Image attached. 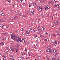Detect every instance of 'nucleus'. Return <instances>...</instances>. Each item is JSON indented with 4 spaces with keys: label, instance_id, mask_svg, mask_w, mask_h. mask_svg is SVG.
<instances>
[{
    "label": "nucleus",
    "instance_id": "1",
    "mask_svg": "<svg viewBox=\"0 0 60 60\" xmlns=\"http://www.w3.org/2000/svg\"><path fill=\"white\" fill-rule=\"evenodd\" d=\"M11 39L14 40H15L17 42L20 41L21 42H22V41L21 40V38H19V37H17L16 35H11Z\"/></svg>",
    "mask_w": 60,
    "mask_h": 60
},
{
    "label": "nucleus",
    "instance_id": "2",
    "mask_svg": "<svg viewBox=\"0 0 60 60\" xmlns=\"http://www.w3.org/2000/svg\"><path fill=\"white\" fill-rule=\"evenodd\" d=\"M46 50L48 54H49V53H52L53 52V50H52V49H51V48L50 47H47Z\"/></svg>",
    "mask_w": 60,
    "mask_h": 60
},
{
    "label": "nucleus",
    "instance_id": "3",
    "mask_svg": "<svg viewBox=\"0 0 60 60\" xmlns=\"http://www.w3.org/2000/svg\"><path fill=\"white\" fill-rule=\"evenodd\" d=\"M57 34L58 35V36H60V31H58L57 32Z\"/></svg>",
    "mask_w": 60,
    "mask_h": 60
},
{
    "label": "nucleus",
    "instance_id": "4",
    "mask_svg": "<svg viewBox=\"0 0 60 60\" xmlns=\"http://www.w3.org/2000/svg\"><path fill=\"white\" fill-rule=\"evenodd\" d=\"M38 11L39 12H41L42 11V8L40 7H39L38 8Z\"/></svg>",
    "mask_w": 60,
    "mask_h": 60
},
{
    "label": "nucleus",
    "instance_id": "5",
    "mask_svg": "<svg viewBox=\"0 0 60 60\" xmlns=\"http://www.w3.org/2000/svg\"><path fill=\"white\" fill-rule=\"evenodd\" d=\"M34 10L32 9V12L31 13V15L33 16L34 15Z\"/></svg>",
    "mask_w": 60,
    "mask_h": 60
},
{
    "label": "nucleus",
    "instance_id": "6",
    "mask_svg": "<svg viewBox=\"0 0 60 60\" xmlns=\"http://www.w3.org/2000/svg\"><path fill=\"white\" fill-rule=\"evenodd\" d=\"M4 43L3 42H2L0 43V46H3L4 45Z\"/></svg>",
    "mask_w": 60,
    "mask_h": 60
},
{
    "label": "nucleus",
    "instance_id": "7",
    "mask_svg": "<svg viewBox=\"0 0 60 60\" xmlns=\"http://www.w3.org/2000/svg\"><path fill=\"white\" fill-rule=\"evenodd\" d=\"M50 8V7L49 6H47L46 7H45V9H47V10H48V9H49V8Z\"/></svg>",
    "mask_w": 60,
    "mask_h": 60
},
{
    "label": "nucleus",
    "instance_id": "8",
    "mask_svg": "<svg viewBox=\"0 0 60 60\" xmlns=\"http://www.w3.org/2000/svg\"><path fill=\"white\" fill-rule=\"evenodd\" d=\"M11 49L12 51H14V50H16V48H12Z\"/></svg>",
    "mask_w": 60,
    "mask_h": 60
},
{
    "label": "nucleus",
    "instance_id": "9",
    "mask_svg": "<svg viewBox=\"0 0 60 60\" xmlns=\"http://www.w3.org/2000/svg\"><path fill=\"white\" fill-rule=\"evenodd\" d=\"M4 13L3 12H2V13H1V16H4Z\"/></svg>",
    "mask_w": 60,
    "mask_h": 60
},
{
    "label": "nucleus",
    "instance_id": "10",
    "mask_svg": "<svg viewBox=\"0 0 60 60\" xmlns=\"http://www.w3.org/2000/svg\"><path fill=\"white\" fill-rule=\"evenodd\" d=\"M11 19H12L13 20H14V19H15V18H14V17H12L11 18Z\"/></svg>",
    "mask_w": 60,
    "mask_h": 60
},
{
    "label": "nucleus",
    "instance_id": "11",
    "mask_svg": "<svg viewBox=\"0 0 60 60\" xmlns=\"http://www.w3.org/2000/svg\"><path fill=\"white\" fill-rule=\"evenodd\" d=\"M3 35H4V36H6V34H7V33H3Z\"/></svg>",
    "mask_w": 60,
    "mask_h": 60
},
{
    "label": "nucleus",
    "instance_id": "12",
    "mask_svg": "<svg viewBox=\"0 0 60 60\" xmlns=\"http://www.w3.org/2000/svg\"><path fill=\"white\" fill-rule=\"evenodd\" d=\"M59 6V4H57L55 5H54V7H57V6Z\"/></svg>",
    "mask_w": 60,
    "mask_h": 60
},
{
    "label": "nucleus",
    "instance_id": "13",
    "mask_svg": "<svg viewBox=\"0 0 60 60\" xmlns=\"http://www.w3.org/2000/svg\"><path fill=\"white\" fill-rule=\"evenodd\" d=\"M52 45H54L55 44V41H53L52 42Z\"/></svg>",
    "mask_w": 60,
    "mask_h": 60
},
{
    "label": "nucleus",
    "instance_id": "14",
    "mask_svg": "<svg viewBox=\"0 0 60 60\" xmlns=\"http://www.w3.org/2000/svg\"><path fill=\"white\" fill-rule=\"evenodd\" d=\"M59 9H60V7L59 6H58L57 7V11H58L59 10Z\"/></svg>",
    "mask_w": 60,
    "mask_h": 60
},
{
    "label": "nucleus",
    "instance_id": "15",
    "mask_svg": "<svg viewBox=\"0 0 60 60\" xmlns=\"http://www.w3.org/2000/svg\"><path fill=\"white\" fill-rule=\"evenodd\" d=\"M23 40L24 41V42H25V43H26V38H25Z\"/></svg>",
    "mask_w": 60,
    "mask_h": 60
},
{
    "label": "nucleus",
    "instance_id": "16",
    "mask_svg": "<svg viewBox=\"0 0 60 60\" xmlns=\"http://www.w3.org/2000/svg\"><path fill=\"white\" fill-rule=\"evenodd\" d=\"M5 54H8V51H6L5 52Z\"/></svg>",
    "mask_w": 60,
    "mask_h": 60
},
{
    "label": "nucleus",
    "instance_id": "17",
    "mask_svg": "<svg viewBox=\"0 0 60 60\" xmlns=\"http://www.w3.org/2000/svg\"><path fill=\"white\" fill-rule=\"evenodd\" d=\"M13 58V56H10V59H11L12 58Z\"/></svg>",
    "mask_w": 60,
    "mask_h": 60
},
{
    "label": "nucleus",
    "instance_id": "18",
    "mask_svg": "<svg viewBox=\"0 0 60 60\" xmlns=\"http://www.w3.org/2000/svg\"><path fill=\"white\" fill-rule=\"evenodd\" d=\"M30 30H31H31H32V31H35V30H34V29H31L30 28Z\"/></svg>",
    "mask_w": 60,
    "mask_h": 60
},
{
    "label": "nucleus",
    "instance_id": "19",
    "mask_svg": "<svg viewBox=\"0 0 60 60\" xmlns=\"http://www.w3.org/2000/svg\"><path fill=\"white\" fill-rule=\"evenodd\" d=\"M56 58H52V59L53 60H56Z\"/></svg>",
    "mask_w": 60,
    "mask_h": 60
},
{
    "label": "nucleus",
    "instance_id": "20",
    "mask_svg": "<svg viewBox=\"0 0 60 60\" xmlns=\"http://www.w3.org/2000/svg\"><path fill=\"white\" fill-rule=\"evenodd\" d=\"M2 56L4 58H6V56H5L4 55H3Z\"/></svg>",
    "mask_w": 60,
    "mask_h": 60
},
{
    "label": "nucleus",
    "instance_id": "21",
    "mask_svg": "<svg viewBox=\"0 0 60 60\" xmlns=\"http://www.w3.org/2000/svg\"><path fill=\"white\" fill-rule=\"evenodd\" d=\"M16 46L17 48H18L19 47V45H16Z\"/></svg>",
    "mask_w": 60,
    "mask_h": 60
},
{
    "label": "nucleus",
    "instance_id": "22",
    "mask_svg": "<svg viewBox=\"0 0 60 60\" xmlns=\"http://www.w3.org/2000/svg\"><path fill=\"white\" fill-rule=\"evenodd\" d=\"M53 51L54 53H55V52H56V51L55 50H53Z\"/></svg>",
    "mask_w": 60,
    "mask_h": 60
},
{
    "label": "nucleus",
    "instance_id": "23",
    "mask_svg": "<svg viewBox=\"0 0 60 60\" xmlns=\"http://www.w3.org/2000/svg\"><path fill=\"white\" fill-rule=\"evenodd\" d=\"M21 13H19L18 15V16H21Z\"/></svg>",
    "mask_w": 60,
    "mask_h": 60
},
{
    "label": "nucleus",
    "instance_id": "24",
    "mask_svg": "<svg viewBox=\"0 0 60 60\" xmlns=\"http://www.w3.org/2000/svg\"><path fill=\"white\" fill-rule=\"evenodd\" d=\"M47 60H50V58H49V57H47Z\"/></svg>",
    "mask_w": 60,
    "mask_h": 60
},
{
    "label": "nucleus",
    "instance_id": "25",
    "mask_svg": "<svg viewBox=\"0 0 60 60\" xmlns=\"http://www.w3.org/2000/svg\"><path fill=\"white\" fill-rule=\"evenodd\" d=\"M19 50V49H17L16 50V52H17Z\"/></svg>",
    "mask_w": 60,
    "mask_h": 60
},
{
    "label": "nucleus",
    "instance_id": "26",
    "mask_svg": "<svg viewBox=\"0 0 60 60\" xmlns=\"http://www.w3.org/2000/svg\"><path fill=\"white\" fill-rule=\"evenodd\" d=\"M25 30V29L24 28H23L22 30V31H24Z\"/></svg>",
    "mask_w": 60,
    "mask_h": 60
},
{
    "label": "nucleus",
    "instance_id": "27",
    "mask_svg": "<svg viewBox=\"0 0 60 60\" xmlns=\"http://www.w3.org/2000/svg\"><path fill=\"white\" fill-rule=\"evenodd\" d=\"M36 41L37 42H38V43H39V41H38V39H37L36 40Z\"/></svg>",
    "mask_w": 60,
    "mask_h": 60
},
{
    "label": "nucleus",
    "instance_id": "28",
    "mask_svg": "<svg viewBox=\"0 0 60 60\" xmlns=\"http://www.w3.org/2000/svg\"><path fill=\"white\" fill-rule=\"evenodd\" d=\"M26 34H29V32L28 31H26Z\"/></svg>",
    "mask_w": 60,
    "mask_h": 60
},
{
    "label": "nucleus",
    "instance_id": "29",
    "mask_svg": "<svg viewBox=\"0 0 60 60\" xmlns=\"http://www.w3.org/2000/svg\"><path fill=\"white\" fill-rule=\"evenodd\" d=\"M57 41L56 40L55 41V44H57Z\"/></svg>",
    "mask_w": 60,
    "mask_h": 60
},
{
    "label": "nucleus",
    "instance_id": "30",
    "mask_svg": "<svg viewBox=\"0 0 60 60\" xmlns=\"http://www.w3.org/2000/svg\"><path fill=\"white\" fill-rule=\"evenodd\" d=\"M2 11L0 12V16H1V14H2Z\"/></svg>",
    "mask_w": 60,
    "mask_h": 60
},
{
    "label": "nucleus",
    "instance_id": "31",
    "mask_svg": "<svg viewBox=\"0 0 60 60\" xmlns=\"http://www.w3.org/2000/svg\"><path fill=\"white\" fill-rule=\"evenodd\" d=\"M47 16L48 17H49V14H48Z\"/></svg>",
    "mask_w": 60,
    "mask_h": 60
},
{
    "label": "nucleus",
    "instance_id": "32",
    "mask_svg": "<svg viewBox=\"0 0 60 60\" xmlns=\"http://www.w3.org/2000/svg\"><path fill=\"white\" fill-rule=\"evenodd\" d=\"M54 34H51V36H54Z\"/></svg>",
    "mask_w": 60,
    "mask_h": 60
},
{
    "label": "nucleus",
    "instance_id": "33",
    "mask_svg": "<svg viewBox=\"0 0 60 60\" xmlns=\"http://www.w3.org/2000/svg\"><path fill=\"white\" fill-rule=\"evenodd\" d=\"M31 6H32V5H30V4L29 5V7H31Z\"/></svg>",
    "mask_w": 60,
    "mask_h": 60
},
{
    "label": "nucleus",
    "instance_id": "34",
    "mask_svg": "<svg viewBox=\"0 0 60 60\" xmlns=\"http://www.w3.org/2000/svg\"><path fill=\"white\" fill-rule=\"evenodd\" d=\"M2 40L3 41H4L5 40V39H4L3 38L2 39Z\"/></svg>",
    "mask_w": 60,
    "mask_h": 60
},
{
    "label": "nucleus",
    "instance_id": "35",
    "mask_svg": "<svg viewBox=\"0 0 60 60\" xmlns=\"http://www.w3.org/2000/svg\"><path fill=\"white\" fill-rule=\"evenodd\" d=\"M26 16H25V15H24L22 16V17H24V18H25V17H26Z\"/></svg>",
    "mask_w": 60,
    "mask_h": 60
},
{
    "label": "nucleus",
    "instance_id": "36",
    "mask_svg": "<svg viewBox=\"0 0 60 60\" xmlns=\"http://www.w3.org/2000/svg\"><path fill=\"white\" fill-rule=\"evenodd\" d=\"M11 60H14V59H13V58H12L11 59Z\"/></svg>",
    "mask_w": 60,
    "mask_h": 60
},
{
    "label": "nucleus",
    "instance_id": "37",
    "mask_svg": "<svg viewBox=\"0 0 60 60\" xmlns=\"http://www.w3.org/2000/svg\"><path fill=\"white\" fill-rule=\"evenodd\" d=\"M45 37H46V38L47 37L46 36H44V38H45Z\"/></svg>",
    "mask_w": 60,
    "mask_h": 60
},
{
    "label": "nucleus",
    "instance_id": "38",
    "mask_svg": "<svg viewBox=\"0 0 60 60\" xmlns=\"http://www.w3.org/2000/svg\"><path fill=\"white\" fill-rule=\"evenodd\" d=\"M35 4H36V3H35L33 4V5H35Z\"/></svg>",
    "mask_w": 60,
    "mask_h": 60
},
{
    "label": "nucleus",
    "instance_id": "39",
    "mask_svg": "<svg viewBox=\"0 0 60 60\" xmlns=\"http://www.w3.org/2000/svg\"><path fill=\"white\" fill-rule=\"evenodd\" d=\"M2 20L1 19H0V22H2Z\"/></svg>",
    "mask_w": 60,
    "mask_h": 60
},
{
    "label": "nucleus",
    "instance_id": "40",
    "mask_svg": "<svg viewBox=\"0 0 60 60\" xmlns=\"http://www.w3.org/2000/svg\"><path fill=\"white\" fill-rule=\"evenodd\" d=\"M54 46H56V44H54Z\"/></svg>",
    "mask_w": 60,
    "mask_h": 60
},
{
    "label": "nucleus",
    "instance_id": "41",
    "mask_svg": "<svg viewBox=\"0 0 60 60\" xmlns=\"http://www.w3.org/2000/svg\"><path fill=\"white\" fill-rule=\"evenodd\" d=\"M26 58V59H30V58Z\"/></svg>",
    "mask_w": 60,
    "mask_h": 60
},
{
    "label": "nucleus",
    "instance_id": "42",
    "mask_svg": "<svg viewBox=\"0 0 60 60\" xmlns=\"http://www.w3.org/2000/svg\"><path fill=\"white\" fill-rule=\"evenodd\" d=\"M36 37L37 38H38V36H37L36 35Z\"/></svg>",
    "mask_w": 60,
    "mask_h": 60
},
{
    "label": "nucleus",
    "instance_id": "43",
    "mask_svg": "<svg viewBox=\"0 0 60 60\" xmlns=\"http://www.w3.org/2000/svg\"><path fill=\"white\" fill-rule=\"evenodd\" d=\"M9 27H10V26H8L7 27V28H9Z\"/></svg>",
    "mask_w": 60,
    "mask_h": 60
},
{
    "label": "nucleus",
    "instance_id": "44",
    "mask_svg": "<svg viewBox=\"0 0 60 60\" xmlns=\"http://www.w3.org/2000/svg\"><path fill=\"white\" fill-rule=\"evenodd\" d=\"M42 36V35H40V37H41V36Z\"/></svg>",
    "mask_w": 60,
    "mask_h": 60
},
{
    "label": "nucleus",
    "instance_id": "45",
    "mask_svg": "<svg viewBox=\"0 0 60 60\" xmlns=\"http://www.w3.org/2000/svg\"><path fill=\"white\" fill-rule=\"evenodd\" d=\"M28 54L29 55V56H30V54L29 53H28Z\"/></svg>",
    "mask_w": 60,
    "mask_h": 60
},
{
    "label": "nucleus",
    "instance_id": "46",
    "mask_svg": "<svg viewBox=\"0 0 60 60\" xmlns=\"http://www.w3.org/2000/svg\"><path fill=\"white\" fill-rule=\"evenodd\" d=\"M56 23L57 24H58V22H56Z\"/></svg>",
    "mask_w": 60,
    "mask_h": 60
},
{
    "label": "nucleus",
    "instance_id": "47",
    "mask_svg": "<svg viewBox=\"0 0 60 60\" xmlns=\"http://www.w3.org/2000/svg\"><path fill=\"white\" fill-rule=\"evenodd\" d=\"M41 2H43V1H42V0H41Z\"/></svg>",
    "mask_w": 60,
    "mask_h": 60
},
{
    "label": "nucleus",
    "instance_id": "48",
    "mask_svg": "<svg viewBox=\"0 0 60 60\" xmlns=\"http://www.w3.org/2000/svg\"><path fill=\"white\" fill-rule=\"evenodd\" d=\"M54 1H55V3H56V0H54Z\"/></svg>",
    "mask_w": 60,
    "mask_h": 60
},
{
    "label": "nucleus",
    "instance_id": "49",
    "mask_svg": "<svg viewBox=\"0 0 60 60\" xmlns=\"http://www.w3.org/2000/svg\"><path fill=\"white\" fill-rule=\"evenodd\" d=\"M21 56V58H23V56Z\"/></svg>",
    "mask_w": 60,
    "mask_h": 60
},
{
    "label": "nucleus",
    "instance_id": "50",
    "mask_svg": "<svg viewBox=\"0 0 60 60\" xmlns=\"http://www.w3.org/2000/svg\"><path fill=\"white\" fill-rule=\"evenodd\" d=\"M23 0H21V2H23Z\"/></svg>",
    "mask_w": 60,
    "mask_h": 60
},
{
    "label": "nucleus",
    "instance_id": "51",
    "mask_svg": "<svg viewBox=\"0 0 60 60\" xmlns=\"http://www.w3.org/2000/svg\"><path fill=\"white\" fill-rule=\"evenodd\" d=\"M45 34H48V33H47V32H46L45 33Z\"/></svg>",
    "mask_w": 60,
    "mask_h": 60
},
{
    "label": "nucleus",
    "instance_id": "52",
    "mask_svg": "<svg viewBox=\"0 0 60 60\" xmlns=\"http://www.w3.org/2000/svg\"><path fill=\"white\" fill-rule=\"evenodd\" d=\"M8 2H9V3H10V0H9L8 1Z\"/></svg>",
    "mask_w": 60,
    "mask_h": 60
},
{
    "label": "nucleus",
    "instance_id": "53",
    "mask_svg": "<svg viewBox=\"0 0 60 60\" xmlns=\"http://www.w3.org/2000/svg\"><path fill=\"white\" fill-rule=\"evenodd\" d=\"M48 3H49V4H50L51 2H48Z\"/></svg>",
    "mask_w": 60,
    "mask_h": 60
},
{
    "label": "nucleus",
    "instance_id": "54",
    "mask_svg": "<svg viewBox=\"0 0 60 60\" xmlns=\"http://www.w3.org/2000/svg\"><path fill=\"white\" fill-rule=\"evenodd\" d=\"M51 2H53V0H51Z\"/></svg>",
    "mask_w": 60,
    "mask_h": 60
},
{
    "label": "nucleus",
    "instance_id": "55",
    "mask_svg": "<svg viewBox=\"0 0 60 60\" xmlns=\"http://www.w3.org/2000/svg\"><path fill=\"white\" fill-rule=\"evenodd\" d=\"M43 30H45V28H43Z\"/></svg>",
    "mask_w": 60,
    "mask_h": 60
},
{
    "label": "nucleus",
    "instance_id": "56",
    "mask_svg": "<svg viewBox=\"0 0 60 60\" xmlns=\"http://www.w3.org/2000/svg\"><path fill=\"white\" fill-rule=\"evenodd\" d=\"M42 37H44V36L42 35Z\"/></svg>",
    "mask_w": 60,
    "mask_h": 60
},
{
    "label": "nucleus",
    "instance_id": "57",
    "mask_svg": "<svg viewBox=\"0 0 60 60\" xmlns=\"http://www.w3.org/2000/svg\"><path fill=\"white\" fill-rule=\"evenodd\" d=\"M25 51H27V49H25Z\"/></svg>",
    "mask_w": 60,
    "mask_h": 60
},
{
    "label": "nucleus",
    "instance_id": "58",
    "mask_svg": "<svg viewBox=\"0 0 60 60\" xmlns=\"http://www.w3.org/2000/svg\"><path fill=\"white\" fill-rule=\"evenodd\" d=\"M31 5H34V4H31Z\"/></svg>",
    "mask_w": 60,
    "mask_h": 60
},
{
    "label": "nucleus",
    "instance_id": "59",
    "mask_svg": "<svg viewBox=\"0 0 60 60\" xmlns=\"http://www.w3.org/2000/svg\"><path fill=\"white\" fill-rule=\"evenodd\" d=\"M29 33H30V30L29 31Z\"/></svg>",
    "mask_w": 60,
    "mask_h": 60
},
{
    "label": "nucleus",
    "instance_id": "60",
    "mask_svg": "<svg viewBox=\"0 0 60 60\" xmlns=\"http://www.w3.org/2000/svg\"><path fill=\"white\" fill-rule=\"evenodd\" d=\"M45 41H47V40L46 39L45 40Z\"/></svg>",
    "mask_w": 60,
    "mask_h": 60
},
{
    "label": "nucleus",
    "instance_id": "61",
    "mask_svg": "<svg viewBox=\"0 0 60 60\" xmlns=\"http://www.w3.org/2000/svg\"><path fill=\"white\" fill-rule=\"evenodd\" d=\"M42 28H44V26H43L42 27Z\"/></svg>",
    "mask_w": 60,
    "mask_h": 60
},
{
    "label": "nucleus",
    "instance_id": "62",
    "mask_svg": "<svg viewBox=\"0 0 60 60\" xmlns=\"http://www.w3.org/2000/svg\"><path fill=\"white\" fill-rule=\"evenodd\" d=\"M21 53L22 55H24L23 54V53L22 52H21Z\"/></svg>",
    "mask_w": 60,
    "mask_h": 60
},
{
    "label": "nucleus",
    "instance_id": "63",
    "mask_svg": "<svg viewBox=\"0 0 60 60\" xmlns=\"http://www.w3.org/2000/svg\"><path fill=\"white\" fill-rule=\"evenodd\" d=\"M31 15H32L31 14H31H30V16H31Z\"/></svg>",
    "mask_w": 60,
    "mask_h": 60
},
{
    "label": "nucleus",
    "instance_id": "64",
    "mask_svg": "<svg viewBox=\"0 0 60 60\" xmlns=\"http://www.w3.org/2000/svg\"><path fill=\"white\" fill-rule=\"evenodd\" d=\"M36 20H38V19H36Z\"/></svg>",
    "mask_w": 60,
    "mask_h": 60
}]
</instances>
